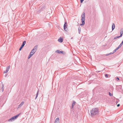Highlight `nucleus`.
Instances as JSON below:
<instances>
[{
	"label": "nucleus",
	"mask_w": 123,
	"mask_h": 123,
	"mask_svg": "<svg viewBox=\"0 0 123 123\" xmlns=\"http://www.w3.org/2000/svg\"><path fill=\"white\" fill-rule=\"evenodd\" d=\"M99 112L98 109L97 108H93L90 111L91 116L95 115L98 114Z\"/></svg>",
	"instance_id": "f257e3e1"
},
{
	"label": "nucleus",
	"mask_w": 123,
	"mask_h": 123,
	"mask_svg": "<svg viewBox=\"0 0 123 123\" xmlns=\"http://www.w3.org/2000/svg\"><path fill=\"white\" fill-rule=\"evenodd\" d=\"M45 8V5L44 4H42L40 7L39 9H37L36 11L37 13H39L41 12L44 10Z\"/></svg>",
	"instance_id": "f03ea898"
},
{
	"label": "nucleus",
	"mask_w": 123,
	"mask_h": 123,
	"mask_svg": "<svg viewBox=\"0 0 123 123\" xmlns=\"http://www.w3.org/2000/svg\"><path fill=\"white\" fill-rule=\"evenodd\" d=\"M85 13L83 12L82 13L81 16L82 24H80L81 26H83L85 24Z\"/></svg>",
	"instance_id": "7ed1b4c3"
},
{
	"label": "nucleus",
	"mask_w": 123,
	"mask_h": 123,
	"mask_svg": "<svg viewBox=\"0 0 123 123\" xmlns=\"http://www.w3.org/2000/svg\"><path fill=\"white\" fill-rule=\"evenodd\" d=\"M20 113H19L17 115L14 116L12 117L10 119L8 120V122H12L16 119L19 116L20 114Z\"/></svg>",
	"instance_id": "20e7f679"
},
{
	"label": "nucleus",
	"mask_w": 123,
	"mask_h": 123,
	"mask_svg": "<svg viewBox=\"0 0 123 123\" xmlns=\"http://www.w3.org/2000/svg\"><path fill=\"white\" fill-rule=\"evenodd\" d=\"M68 26V24L66 22H65L64 25V30L66 31H67L68 29H67Z\"/></svg>",
	"instance_id": "39448f33"
},
{
	"label": "nucleus",
	"mask_w": 123,
	"mask_h": 123,
	"mask_svg": "<svg viewBox=\"0 0 123 123\" xmlns=\"http://www.w3.org/2000/svg\"><path fill=\"white\" fill-rule=\"evenodd\" d=\"M10 66H8L6 70V71H4V73H7L9 70V69L10 68Z\"/></svg>",
	"instance_id": "423d86ee"
},
{
	"label": "nucleus",
	"mask_w": 123,
	"mask_h": 123,
	"mask_svg": "<svg viewBox=\"0 0 123 123\" xmlns=\"http://www.w3.org/2000/svg\"><path fill=\"white\" fill-rule=\"evenodd\" d=\"M58 41L61 43L63 41V38L61 37H60L58 39Z\"/></svg>",
	"instance_id": "0eeeda50"
},
{
	"label": "nucleus",
	"mask_w": 123,
	"mask_h": 123,
	"mask_svg": "<svg viewBox=\"0 0 123 123\" xmlns=\"http://www.w3.org/2000/svg\"><path fill=\"white\" fill-rule=\"evenodd\" d=\"M56 52L58 53V54H63V53H64V52L62 51H60L59 50H57L56 51Z\"/></svg>",
	"instance_id": "6e6552de"
},
{
	"label": "nucleus",
	"mask_w": 123,
	"mask_h": 123,
	"mask_svg": "<svg viewBox=\"0 0 123 123\" xmlns=\"http://www.w3.org/2000/svg\"><path fill=\"white\" fill-rule=\"evenodd\" d=\"M24 102H22L18 106V108H19L21 107L24 104Z\"/></svg>",
	"instance_id": "1a4fd4ad"
},
{
	"label": "nucleus",
	"mask_w": 123,
	"mask_h": 123,
	"mask_svg": "<svg viewBox=\"0 0 123 123\" xmlns=\"http://www.w3.org/2000/svg\"><path fill=\"white\" fill-rule=\"evenodd\" d=\"M59 118H57L55 120L54 123H58L59 122Z\"/></svg>",
	"instance_id": "9d476101"
},
{
	"label": "nucleus",
	"mask_w": 123,
	"mask_h": 123,
	"mask_svg": "<svg viewBox=\"0 0 123 123\" xmlns=\"http://www.w3.org/2000/svg\"><path fill=\"white\" fill-rule=\"evenodd\" d=\"M37 45H36L34 47V48L33 49L35 51V52L36 51H37Z\"/></svg>",
	"instance_id": "9b49d317"
},
{
	"label": "nucleus",
	"mask_w": 123,
	"mask_h": 123,
	"mask_svg": "<svg viewBox=\"0 0 123 123\" xmlns=\"http://www.w3.org/2000/svg\"><path fill=\"white\" fill-rule=\"evenodd\" d=\"M76 103V102L75 101H73V103L72 104V107H71L72 109H73V108L74 106L75 105V104Z\"/></svg>",
	"instance_id": "f8f14e48"
},
{
	"label": "nucleus",
	"mask_w": 123,
	"mask_h": 123,
	"mask_svg": "<svg viewBox=\"0 0 123 123\" xmlns=\"http://www.w3.org/2000/svg\"><path fill=\"white\" fill-rule=\"evenodd\" d=\"M115 26L114 23H113L112 26V31H113L115 29Z\"/></svg>",
	"instance_id": "ddd939ff"
},
{
	"label": "nucleus",
	"mask_w": 123,
	"mask_h": 123,
	"mask_svg": "<svg viewBox=\"0 0 123 123\" xmlns=\"http://www.w3.org/2000/svg\"><path fill=\"white\" fill-rule=\"evenodd\" d=\"M120 34L121 36H122L123 34V29H121L120 31Z\"/></svg>",
	"instance_id": "4468645a"
},
{
	"label": "nucleus",
	"mask_w": 123,
	"mask_h": 123,
	"mask_svg": "<svg viewBox=\"0 0 123 123\" xmlns=\"http://www.w3.org/2000/svg\"><path fill=\"white\" fill-rule=\"evenodd\" d=\"M110 76V75L108 74H105V76L106 78L109 77Z\"/></svg>",
	"instance_id": "2eb2a0df"
},
{
	"label": "nucleus",
	"mask_w": 123,
	"mask_h": 123,
	"mask_svg": "<svg viewBox=\"0 0 123 123\" xmlns=\"http://www.w3.org/2000/svg\"><path fill=\"white\" fill-rule=\"evenodd\" d=\"M26 41H24L22 43V45H21L24 47L25 45V44L26 43Z\"/></svg>",
	"instance_id": "dca6fc26"
},
{
	"label": "nucleus",
	"mask_w": 123,
	"mask_h": 123,
	"mask_svg": "<svg viewBox=\"0 0 123 123\" xmlns=\"http://www.w3.org/2000/svg\"><path fill=\"white\" fill-rule=\"evenodd\" d=\"M81 28L79 26L78 28V33L79 34H80L81 31Z\"/></svg>",
	"instance_id": "f3484780"
},
{
	"label": "nucleus",
	"mask_w": 123,
	"mask_h": 123,
	"mask_svg": "<svg viewBox=\"0 0 123 123\" xmlns=\"http://www.w3.org/2000/svg\"><path fill=\"white\" fill-rule=\"evenodd\" d=\"M4 85L3 84H2L1 90L2 92H3L4 91Z\"/></svg>",
	"instance_id": "a211bd4d"
},
{
	"label": "nucleus",
	"mask_w": 123,
	"mask_h": 123,
	"mask_svg": "<svg viewBox=\"0 0 123 123\" xmlns=\"http://www.w3.org/2000/svg\"><path fill=\"white\" fill-rule=\"evenodd\" d=\"M39 90H38L37 91V93L36 96V98H35L36 99V98H37V97L38 96V95L39 94Z\"/></svg>",
	"instance_id": "6ab92c4d"
},
{
	"label": "nucleus",
	"mask_w": 123,
	"mask_h": 123,
	"mask_svg": "<svg viewBox=\"0 0 123 123\" xmlns=\"http://www.w3.org/2000/svg\"><path fill=\"white\" fill-rule=\"evenodd\" d=\"M23 47L21 45L20 47L19 48V50L20 51L21 50L22 48H23Z\"/></svg>",
	"instance_id": "aec40b11"
},
{
	"label": "nucleus",
	"mask_w": 123,
	"mask_h": 123,
	"mask_svg": "<svg viewBox=\"0 0 123 123\" xmlns=\"http://www.w3.org/2000/svg\"><path fill=\"white\" fill-rule=\"evenodd\" d=\"M32 54H30L28 57V58L29 59L32 56Z\"/></svg>",
	"instance_id": "412c9836"
},
{
	"label": "nucleus",
	"mask_w": 123,
	"mask_h": 123,
	"mask_svg": "<svg viewBox=\"0 0 123 123\" xmlns=\"http://www.w3.org/2000/svg\"><path fill=\"white\" fill-rule=\"evenodd\" d=\"M109 95L111 96L113 95V94H111L110 92H109Z\"/></svg>",
	"instance_id": "4be33fe9"
},
{
	"label": "nucleus",
	"mask_w": 123,
	"mask_h": 123,
	"mask_svg": "<svg viewBox=\"0 0 123 123\" xmlns=\"http://www.w3.org/2000/svg\"><path fill=\"white\" fill-rule=\"evenodd\" d=\"M112 53V52H111V53H109V54H107L106 55V56H108V55H110L111 54H113V53Z\"/></svg>",
	"instance_id": "5701e85b"
},
{
	"label": "nucleus",
	"mask_w": 123,
	"mask_h": 123,
	"mask_svg": "<svg viewBox=\"0 0 123 123\" xmlns=\"http://www.w3.org/2000/svg\"><path fill=\"white\" fill-rule=\"evenodd\" d=\"M35 52H34L33 53H32V52H31L30 54H32V55L34 54L35 53Z\"/></svg>",
	"instance_id": "b1692460"
},
{
	"label": "nucleus",
	"mask_w": 123,
	"mask_h": 123,
	"mask_svg": "<svg viewBox=\"0 0 123 123\" xmlns=\"http://www.w3.org/2000/svg\"><path fill=\"white\" fill-rule=\"evenodd\" d=\"M117 50L116 49H115L113 51L112 53H114Z\"/></svg>",
	"instance_id": "393cba45"
},
{
	"label": "nucleus",
	"mask_w": 123,
	"mask_h": 123,
	"mask_svg": "<svg viewBox=\"0 0 123 123\" xmlns=\"http://www.w3.org/2000/svg\"><path fill=\"white\" fill-rule=\"evenodd\" d=\"M35 51L33 49H32L31 51V52H32V53H33L34 52H35Z\"/></svg>",
	"instance_id": "a878e982"
},
{
	"label": "nucleus",
	"mask_w": 123,
	"mask_h": 123,
	"mask_svg": "<svg viewBox=\"0 0 123 123\" xmlns=\"http://www.w3.org/2000/svg\"><path fill=\"white\" fill-rule=\"evenodd\" d=\"M84 0H80V2L82 3Z\"/></svg>",
	"instance_id": "bb28decb"
},
{
	"label": "nucleus",
	"mask_w": 123,
	"mask_h": 123,
	"mask_svg": "<svg viewBox=\"0 0 123 123\" xmlns=\"http://www.w3.org/2000/svg\"><path fill=\"white\" fill-rule=\"evenodd\" d=\"M116 79L117 80H119V79L118 77H117L116 78Z\"/></svg>",
	"instance_id": "cd10ccee"
},
{
	"label": "nucleus",
	"mask_w": 123,
	"mask_h": 123,
	"mask_svg": "<svg viewBox=\"0 0 123 123\" xmlns=\"http://www.w3.org/2000/svg\"><path fill=\"white\" fill-rule=\"evenodd\" d=\"M117 37H116L114 38V39H117Z\"/></svg>",
	"instance_id": "c85d7f7f"
},
{
	"label": "nucleus",
	"mask_w": 123,
	"mask_h": 123,
	"mask_svg": "<svg viewBox=\"0 0 123 123\" xmlns=\"http://www.w3.org/2000/svg\"><path fill=\"white\" fill-rule=\"evenodd\" d=\"M123 44L121 43L119 45L121 47L122 45Z\"/></svg>",
	"instance_id": "c756f323"
},
{
	"label": "nucleus",
	"mask_w": 123,
	"mask_h": 123,
	"mask_svg": "<svg viewBox=\"0 0 123 123\" xmlns=\"http://www.w3.org/2000/svg\"><path fill=\"white\" fill-rule=\"evenodd\" d=\"M123 44L121 43L119 45L121 47L122 45Z\"/></svg>",
	"instance_id": "7c9ffc66"
},
{
	"label": "nucleus",
	"mask_w": 123,
	"mask_h": 123,
	"mask_svg": "<svg viewBox=\"0 0 123 123\" xmlns=\"http://www.w3.org/2000/svg\"><path fill=\"white\" fill-rule=\"evenodd\" d=\"M120 106V104H118L117 105V107H119Z\"/></svg>",
	"instance_id": "2f4dec72"
},
{
	"label": "nucleus",
	"mask_w": 123,
	"mask_h": 123,
	"mask_svg": "<svg viewBox=\"0 0 123 123\" xmlns=\"http://www.w3.org/2000/svg\"><path fill=\"white\" fill-rule=\"evenodd\" d=\"M122 37V36H121V35H120V36H117V38H119V37Z\"/></svg>",
	"instance_id": "473e14b6"
},
{
	"label": "nucleus",
	"mask_w": 123,
	"mask_h": 123,
	"mask_svg": "<svg viewBox=\"0 0 123 123\" xmlns=\"http://www.w3.org/2000/svg\"><path fill=\"white\" fill-rule=\"evenodd\" d=\"M121 47V46L120 45H119L118 46V47L119 48H120Z\"/></svg>",
	"instance_id": "72a5a7b5"
},
{
	"label": "nucleus",
	"mask_w": 123,
	"mask_h": 123,
	"mask_svg": "<svg viewBox=\"0 0 123 123\" xmlns=\"http://www.w3.org/2000/svg\"><path fill=\"white\" fill-rule=\"evenodd\" d=\"M7 74H6L5 75V77H6V76H7Z\"/></svg>",
	"instance_id": "f704fd0d"
},
{
	"label": "nucleus",
	"mask_w": 123,
	"mask_h": 123,
	"mask_svg": "<svg viewBox=\"0 0 123 123\" xmlns=\"http://www.w3.org/2000/svg\"><path fill=\"white\" fill-rule=\"evenodd\" d=\"M121 43H122L123 44V39L122 41V42H121Z\"/></svg>",
	"instance_id": "c9c22d12"
},
{
	"label": "nucleus",
	"mask_w": 123,
	"mask_h": 123,
	"mask_svg": "<svg viewBox=\"0 0 123 123\" xmlns=\"http://www.w3.org/2000/svg\"><path fill=\"white\" fill-rule=\"evenodd\" d=\"M117 49H119V48H118V47L117 48Z\"/></svg>",
	"instance_id": "e433bc0d"
},
{
	"label": "nucleus",
	"mask_w": 123,
	"mask_h": 123,
	"mask_svg": "<svg viewBox=\"0 0 123 123\" xmlns=\"http://www.w3.org/2000/svg\"><path fill=\"white\" fill-rule=\"evenodd\" d=\"M116 49L117 50L118 49H117V48H116Z\"/></svg>",
	"instance_id": "4c0bfd02"
},
{
	"label": "nucleus",
	"mask_w": 123,
	"mask_h": 123,
	"mask_svg": "<svg viewBox=\"0 0 123 123\" xmlns=\"http://www.w3.org/2000/svg\"><path fill=\"white\" fill-rule=\"evenodd\" d=\"M100 71H98V72H100Z\"/></svg>",
	"instance_id": "58836bf2"
}]
</instances>
